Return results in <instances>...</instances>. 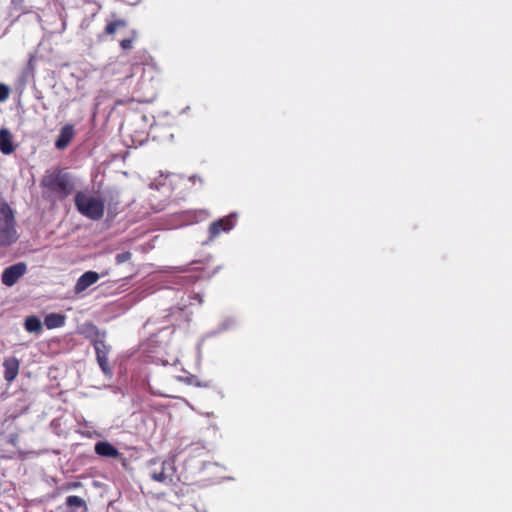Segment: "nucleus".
Instances as JSON below:
<instances>
[{
  "label": "nucleus",
  "instance_id": "7ed1b4c3",
  "mask_svg": "<svg viewBox=\"0 0 512 512\" xmlns=\"http://www.w3.org/2000/svg\"><path fill=\"white\" fill-rule=\"evenodd\" d=\"M17 222L15 212L11 206L5 202H0V247H8L16 243L19 239L17 232Z\"/></svg>",
  "mask_w": 512,
  "mask_h": 512
},
{
  "label": "nucleus",
  "instance_id": "4be33fe9",
  "mask_svg": "<svg viewBox=\"0 0 512 512\" xmlns=\"http://www.w3.org/2000/svg\"><path fill=\"white\" fill-rule=\"evenodd\" d=\"M14 9L23 12L24 11V0H11Z\"/></svg>",
  "mask_w": 512,
  "mask_h": 512
},
{
  "label": "nucleus",
  "instance_id": "5701e85b",
  "mask_svg": "<svg viewBox=\"0 0 512 512\" xmlns=\"http://www.w3.org/2000/svg\"><path fill=\"white\" fill-rule=\"evenodd\" d=\"M80 486V483L79 482H76V483H73L70 487L72 488H77Z\"/></svg>",
  "mask_w": 512,
  "mask_h": 512
},
{
  "label": "nucleus",
  "instance_id": "6e6552de",
  "mask_svg": "<svg viewBox=\"0 0 512 512\" xmlns=\"http://www.w3.org/2000/svg\"><path fill=\"white\" fill-rule=\"evenodd\" d=\"M170 470H172L171 465L165 461H162L159 464V467L153 468L151 470L150 477L156 482L167 484L168 482L172 481V473L168 472Z\"/></svg>",
  "mask_w": 512,
  "mask_h": 512
},
{
  "label": "nucleus",
  "instance_id": "39448f33",
  "mask_svg": "<svg viewBox=\"0 0 512 512\" xmlns=\"http://www.w3.org/2000/svg\"><path fill=\"white\" fill-rule=\"evenodd\" d=\"M237 223V213L213 221L208 227L209 240L212 241L223 232L231 231Z\"/></svg>",
  "mask_w": 512,
  "mask_h": 512
},
{
  "label": "nucleus",
  "instance_id": "6ab92c4d",
  "mask_svg": "<svg viewBox=\"0 0 512 512\" xmlns=\"http://www.w3.org/2000/svg\"><path fill=\"white\" fill-rule=\"evenodd\" d=\"M138 37V33L136 30H132L130 32V37L124 38L119 42V45L122 50L127 51L133 48V43L136 41Z\"/></svg>",
  "mask_w": 512,
  "mask_h": 512
},
{
  "label": "nucleus",
  "instance_id": "1a4fd4ad",
  "mask_svg": "<svg viewBox=\"0 0 512 512\" xmlns=\"http://www.w3.org/2000/svg\"><path fill=\"white\" fill-rule=\"evenodd\" d=\"M3 368H4V379L8 383H11L17 378V376L19 374L20 362L15 357L6 358L3 361Z\"/></svg>",
  "mask_w": 512,
  "mask_h": 512
},
{
  "label": "nucleus",
  "instance_id": "f03ea898",
  "mask_svg": "<svg viewBox=\"0 0 512 512\" xmlns=\"http://www.w3.org/2000/svg\"><path fill=\"white\" fill-rule=\"evenodd\" d=\"M106 72L109 75L123 74L122 79L127 80L133 78L137 74L141 73L140 80L142 82L152 81L156 68L152 64L148 63H123L119 61L111 62L105 67Z\"/></svg>",
  "mask_w": 512,
  "mask_h": 512
},
{
  "label": "nucleus",
  "instance_id": "f3484780",
  "mask_svg": "<svg viewBox=\"0 0 512 512\" xmlns=\"http://www.w3.org/2000/svg\"><path fill=\"white\" fill-rule=\"evenodd\" d=\"M65 504L73 512H76V509H81L82 512L88 511V507L85 500L76 495L68 496L66 498Z\"/></svg>",
  "mask_w": 512,
  "mask_h": 512
},
{
  "label": "nucleus",
  "instance_id": "9d476101",
  "mask_svg": "<svg viewBox=\"0 0 512 512\" xmlns=\"http://www.w3.org/2000/svg\"><path fill=\"white\" fill-rule=\"evenodd\" d=\"M100 278V275L97 272L94 271H87L84 274H82L79 279L76 282V285L74 287V291L76 294H79L83 291H85L88 287L95 284L98 279Z\"/></svg>",
  "mask_w": 512,
  "mask_h": 512
},
{
  "label": "nucleus",
  "instance_id": "9b49d317",
  "mask_svg": "<svg viewBox=\"0 0 512 512\" xmlns=\"http://www.w3.org/2000/svg\"><path fill=\"white\" fill-rule=\"evenodd\" d=\"M74 135V126L72 124L64 125L55 141V147L59 150L65 149L72 141Z\"/></svg>",
  "mask_w": 512,
  "mask_h": 512
},
{
  "label": "nucleus",
  "instance_id": "4468645a",
  "mask_svg": "<svg viewBox=\"0 0 512 512\" xmlns=\"http://www.w3.org/2000/svg\"><path fill=\"white\" fill-rule=\"evenodd\" d=\"M0 151L5 155L14 151L12 135L8 129H0Z\"/></svg>",
  "mask_w": 512,
  "mask_h": 512
},
{
  "label": "nucleus",
  "instance_id": "f257e3e1",
  "mask_svg": "<svg viewBox=\"0 0 512 512\" xmlns=\"http://www.w3.org/2000/svg\"><path fill=\"white\" fill-rule=\"evenodd\" d=\"M40 185L43 188V194L55 201L66 199L75 188L72 176L60 168L46 171Z\"/></svg>",
  "mask_w": 512,
  "mask_h": 512
},
{
  "label": "nucleus",
  "instance_id": "aec40b11",
  "mask_svg": "<svg viewBox=\"0 0 512 512\" xmlns=\"http://www.w3.org/2000/svg\"><path fill=\"white\" fill-rule=\"evenodd\" d=\"M132 254L129 251L122 252L116 255L115 261L118 265L127 262L131 259Z\"/></svg>",
  "mask_w": 512,
  "mask_h": 512
},
{
  "label": "nucleus",
  "instance_id": "412c9836",
  "mask_svg": "<svg viewBox=\"0 0 512 512\" xmlns=\"http://www.w3.org/2000/svg\"><path fill=\"white\" fill-rule=\"evenodd\" d=\"M9 94L10 88L5 84L0 83V102L6 101L9 98Z\"/></svg>",
  "mask_w": 512,
  "mask_h": 512
},
{
  "label": "nucleus",
  "instance_id": "b1692460",
  "mask_svg": "<svg viewBox=\"0 0 512 512\" xmlns=\"http://www.w3.org/2000/svg\"><path fill=\"white\" fill-rule=\"evenodd\" d=\"M195 298L198 299L200 303L202 302L201 297L198 294H196Z\"/></svg>",
  "mask_w": 512,
  "mask_h": 512
},
{
  "label": "nucleus",
  "instance_id": "a211bd4d",
  "mask_svg": "<svg viewBox=\"0 0 512 512\" xmlns=\"http://www.w3.org/2000/svg\"><path fill=\"white\" fill-rule=\"evenodd\" d=\"M24 327L26 331L37 334H39L43 329L41 320L36 316H28L25 319Z\"/></svg>",
  "mask_w": 512,
  "mask_h": 512
},
{
  "label": "nucleus",
  "instance_id": "f8f14e48",
  "mask_svg": "<svg viewBox=\"0 0 512 512\" xmlns=\"http://www.w3.org/2000/svg\"><path fill=\"white\" fill-rule=\"evenodd\" d=\"M81 333L91 344L106 338V332L99 330V328L93 323H85L82 326Z\"/></svg>",
  "mask_w": 512,
  "mask_h": 512
},
{
  "label": "nucleus",
  "instance_id": "dca6fc26",
  "mask_svg": "<svg viewBox=\"0 0 512 512\" xmlns=\"http://www.w3.org/2000/svg\"><path fill=\"white\" fill-rule=\"evenodd\" d=\"M66 317L60 313H50L45 316L44 324L48 329H55L64 326Z\"/></svg>",
  "mask_w": 512,
  "mask_h": 512
},
{
  "label": "nucleus",
  "instance_id": "393cba45",
  "mask_svg": "<svg viewBox=\"0 0 512 512\" xmlns=\"http://www.w3.org/2000/svg\"><path fill=\"white\" fill-rule=\"evenodd\" d=\"M156 464H157V462H156V461H154V460H152V461H151V465H152V466H154V465H156Z\"/></svg>",
  "mask_w": 512,
  "mask_h": 512
},
{
  "label": "nucleus",
  "instance_id": "0eeeda50",
  "mask_svg": "<svg viewBox=\"0 0 512 512\" xmlns=\"http://www.w3.org/2000/svg\"><path fill=\"white\" fill-rule=\"evenodd\" d=\"M95 352H96V360L101 368L102 372L107 375H112V368L110 367L108 363V355L111 351V346L106 344L105 339L99 340L98 342L92 344Z\"/></svg>",
  "mask_w": 512,
  "mask_h": 512
},
{
  "label": "nucleus",
  "instance_id": "423d86ee",
  "mask_svg": "<svg viewBox=\"0 0 512 512\" xmlns=\"http://www.w3.org/2000/svg\"><path fill=\"white\" fill-rule=\"evenodd\" d=\"M26 272V263L18 262L3 270L1 275V281L5 286L11 287L15 285L18 282V280L25 275Z\"/></svg>",
  "mask_w": 512,
  "mask_h": 512
},
{
  "label": "nucleus",
  "instance_id": "ddd939ff",
  "mask_svg": "<svg viewBox=\"0 0 512 512\" xmlns=\"http://www.w3.org/2000/svg\"><path fill=\"white\" fill-rule=\"evenodd\" d=\"M95 453L109 458H117L120 453L119 451L109 442L100 441L95 444Z\"/></svg>",
  "mask_w": 512,
  "mask_h": 512
},
{
  "label": "nucleus",
  "instance_id": "2eb2a0df",
  "mask_svg": "<svg viewBox=\"0 0 512 512\" xmlns=\"http://www.w3.org/2000/svg\"><path fill=\"white\" fill-rule=\"evenodd\" d=\"M128 25V22L126 19H115L108 21L103 33L99 35V38L101 39L103 36H113L119 29L125 28Z\"/></svg>",
  "mask_w": 512,
  "mask_h": 512
},
{
  "label": "nucleus",
  "instance_id": "20e7f679",
  "mask_svg": "<svg viewBox=\"0 0 512 512\" xmlns=\"http://www.w3.org/2000/svg\"><path fill=\"white\" fill-rule=\"evenodd\" d=\"M75 206L85 217L91 220H100L105 213V202L101 197H94L79 191L76 193Z\"/></svg>",
  "mask_w": 512,
  "mask_h": 512
}]
</instances>
